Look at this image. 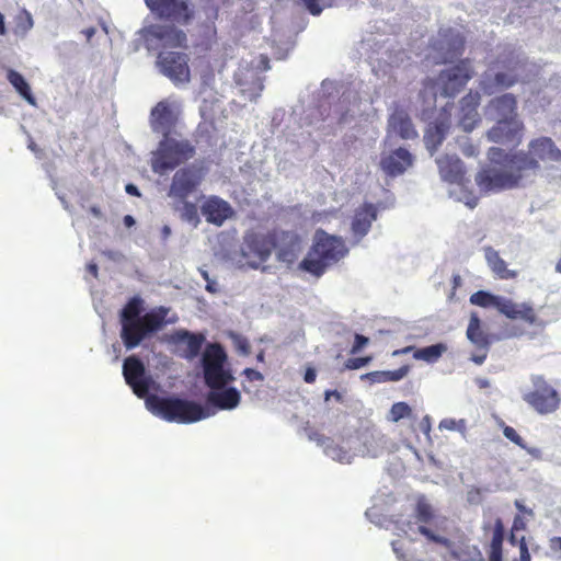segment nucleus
I'll return each instance as SVG.
<instances>
[{
  "mask_svg": "<svg viewBox=\"0 0 561 561\" xmlns=\"http://www.w3.org/2000/svg\"><path fill=\"white\" fill-rule=\"evenodd\" d=\"M140 297L130 298L119 312L121 339L127 350H134L145 339L161 330L167 323L169 308L160 306L145 314Z\"/></svg>",
  "mask_w": 561,
  "mask_h": 561,
  "instance_id": "obj_1",
  "label": "nucleus"
},
{
  "mask_svg": "<svg viewBox=\"0 0 561 561\" xmlns=\"http://www.w3.org/2000/svg\"><path fill=\"white\" fill-rule=\"evenodd\" d=\"M539 170V163L525 152H517L504 163L482 170L476 176L481 191L507 190L519 185L525 179Z\"/></svg>",
  "mask_w": 561,
  "mask_h": 561,
  "instance_id": "obj_2",
  "label": "nucleus"
},
{
  "mask_svg": "<svg viewBox=\"0 0 561 561\" xmlns=\"http://www.w3.org/2000/svg\"><path fill=\"white\" fill-rule=\"evenodd\" d=\"M146 405L154 415L181 424L198 422L214 415L213 411L202 404L178 397L150 394L146 399Z\"/></svg>",
  "mask_w": 561,
  "mask_h": 561,
  "instance_id": "obj_3",
  "label": "nucleus"
},
{
  "mask_svg": "<svg viewBox=\"0 0 561 561\" xmlns=\"http://www.w3.org/2000/svg\"><path fill=\"white\" fill-rule=\"evenodd\" d=\"M313 241L312 249L299 263V267L317 277L348 252L341 237L331 236L321 229L316 231Z\"/></svg>",
  "mask_w": 561,
  "mask_h": 561,
  "instance_id": "obj_4",
  "label": "nucleus"
},
{
  "mask_svg": "<svg viewBox=\"0 0 561 561\" xmlns=\"http://www.w3.org/2000/svg\"><path fill=\"white\" fill-rule=\"evenodd\" d=\"M436 164L440 179L456 186L455 190H449V196L462 202L470 208H474L478 199L465 191V169L460 159L456 154L444 153L436 158Z\"/></svg>",
  "mask_w": 561,
  "mask_h": 561,
  "instance_id": "obj_5",
  "label": "nucleus"
},
{
  "mask_svg": "<svg viewBox=\"0 0 561 561\" xmlns=\"http://www.w3.org/2000/svg\"><path fill=\"white\" fill-rule=\"evenodd\" d=\"M194 147L187 140L163 137L151 159L153 172L163 174L175 169L194 156Z\"/></svg>",
  "mask_w": 561,
  "mask_h": 561,
  "instance_id": "obj_6",
  "label": "nucleus"
},
{
  "mask_svg": "<svg viewBox=\"0 0 561 561\" xmlns=\"http://www.w3.org/2000/svg\"><path fill=\"white\" fill-rule=\"evenodd\" d=\"M227 354L218 343L207 345L202 357L204 382L209 389H221L229 386L234 377L226 368Z\"/></svg>",
  "mask_w": 561,
  "mask_h": 561,
  "instance_id": "obj_7",
  "label": "nucleus"
},
{
  "mask_svg": "<svg viewBox=\"0 0 561 561\" xmlns=\"http://www.w3.org/2000/svg\"><path fill=\"white\" fill-rule=\"evenodd\" d=\"M141 38L148 50L185 48L187 43L186 34L172 25H149L141 31Z\"/></svg>",
  "mask_w": 561,
  "mask_h": 561,
  "instance_id": "obj_8",
  "label": "nucleus"
},
{
  "mask_svg": "<svg viewBox=\"0 0 561 561\" xmlns=\"http://www.w3.org/2000/svg\"><path fill=\"white\" fill-rule=\"evenodd\" d=\"M533 390L523 394L524 401L539 414H550L559 409L561 398L542 376H531Z\"/></svg>",
  "mask_w": 561,
  "mask_h": 561,
  "instance_id": "obj_9",
  "label": "nucleus"
},
{
  "mask_svg": "<svg viewBox=\"0 0 561 561\" xmlns=\"http://www.w3.org/2000/svg\"><path fill=\"white\" fill-rule=\"evenodd\" d=\"M525 64L522 61L510 62L504 70H489L483 73L480 80V89L484 94L492 95L497 91L508 89L519 81H525Z\"/></svg>",
  "mask_w": 561,
  "mask_h": 561,
  "instance_id": "obj_10",
  "label": "nucleus"
},
{
  "mask_svg": "<svg viewBox=\"0 0 561 561\" xmlns=\"http://www.w3.org/2000/svg\"><path fill=\"white\" fill-rule=\"evenodd\" d=\"M148 9L160 20L186 25L194 18L190 0H144Z\"/></svg>",
  "mask_w": 561,
  "mask_h": 561,
  "instance_id": "obj_11",
  "label": "nucleus"
},
{
  "mask_svg": "<svg viewBox=\"0 0 561 561\" xmlns=\"http://www.w3.org/2000/svg\"><path fill=\"white\" fill-rule=\"evenodd\" d=\"M157 65L173 83H186L191 79L188 57L184 53L164 51L158 55Z\"/></svg>",
  "mask_w": 561,
  "mask_h": 561,
  "instance_id": "obj_12",
  "label": "nucleus"
},
{
  "mask_svg": "<svg viewBox=\"0 0 561 561\" xmlns=\"http://www.w3.org/2000/svg\"><path fill=\"white\" fill-rule=\"evenodd\" d=\"M123 376L138 398L147 399L152 380L146 376L145 365L137 356L131 355L124 359Z\"/></svg>",
  "mask_w": 561,
  "mask_h": 561,
  "instance_id": "obj_13",
  "label": "nucleus"
},
{
  "mask_svg": "<svg viewBox=\"0 0 561 561\" xmlns=\"http://www.w3.org/2000/svg\"><path fill=\"white\" fill-rule=\"evenodd\" d=\"M473 70L467 60L459 65L443 70L438 78L442 94L448 98L455 96L472 77Z\"/></svg>",
  "mask_w": 561,
  "mask_h": 561,
  "instance_id": "obj_14",
  "label": "nucleus"
},
{
  "mask_svg": "<svg viewBox=\"0 0 561 561\" xmlns=\"http://www.w3.org/2000/svg\"><path fill=\"white\" fill-rule=\"evenodd\" d=\"M386 133V138L383 140L385 147L397 137L403 140H410L415 139L419 136L409 113L401 107H396L390 113L387 121Z\"/></svg>",
  "mask_w": 561,
  "mask_h": 561,
  "instance_id": "obj_15",
  "label": "nucleus"
},
{
  "mask_svg": "<svg viewBox=\"0 0 561 561\" xmlns=\"http://www.w3.org/2000/svg\"><path fill=\"white\" fill-rule=\"evenodd\" d=\"M202 182L199 172L193 168L178 170L172 179L168 196L179 202H184L193 194Z\"/></svg>",
  "mask_w": 561,
  "mask_h": 561,
  "instance_id": "obj_16",
  "label": "nucleus"
},
{
  "mask_svg": "<svg viewBox=\"0 0 561 561\" xmlns=\"http://www.w3.org/2000/svg\"><path fill=\"white\" fill-rule=\"evenodd\" d=\"M414 157L402 147L392 150H383L380 154L379 167L389 176L403 174L413 165Z\"/></svg>",
  "mask_w": 561,
  "mask_h": 561,
  "instance_id": "obj_17",
  "label": "nucleus"
},
{
  "mask_svg": "<svg viewBox=\"0 0 561 561\" xmlns=\"http://www.w3.org/2000/svg\"><path fill=\"white\" fill-rule=\"evenodd\" d=\"M517 101L511 93L492 99L484 108V116L489 121L517 119Z\"/></svg>",
  "mask_w": 561,
  "mask_h": 561,
  "instance_id": "obj_18",
  "label": "nucleus"
},
{
  "mask_svg": "<svg viewBox=\"0 0 561 561\" xmlns=\"http://www.w3.org/2000/svg\"><path fill=\"white\" fill-rule=\"evenodd\" d=\"M494 122L496 124L486 133L490 141L512 146L520 142L523 124L518 119Z\"/></svg>",
  "mask_w": 561,
  "mask_h": 561,
  "instance_id": "obj_19",
  "label": "nucleus"
},
{
  "mask_svg": "<svg viewBox=\"0 0 561 561\" xmlns=\"http://www.w3.org/2000/svg\"><path fill=\"white\" fill-rule=\"evenodd\" d=\"M496 310L512 320H523L528 324H536L538 317L529 302H515L501 296Z\"/></svg>",
  "mask_w": 561,
  "mask_h": 561,
  "instance_id": "obj_20",
  "label": "nucleus"
},
{
  "mask_svg": "<svg viewBox=\"0 0 561 561\" xmlns=\"http://www.w3.org/2000/svg\"><path fill=\"white\" fill-rule=\"evenodd\" d=\"M176 116L167 101H160L151 110L150 126L163 137L170 136L176 125Z\"/></svg>",
  "mask_w": 561,
  "mask_h": 561,
  "instance_id": "obj_21",
  "label": "nucleus"
},
{
  "mask_svg": "<svg viewBox=\"0 0 561 561\" xmlns=\"http://www.w3.org/2000/svg\"><path fill=\"white\" fill-rule=\"evenodd\" d=\"M442 39L438 42L439 47H434L437 50V56L433 59L435 62H451L456 57L462 54L463 38L458 32L451 30L442 34Z\"/></svg>",
  "mask_w": 561,
  "mask_h": 561,
  "instance_id": "obj_22",
  "label": "nucleus"
},
{
  "mask_svg": "<svg viewBox=\"0 0 561 561\" xmlns=\"http://www.w3.org/2000/svg\"><path fill=\"white\" fill-rule=\"evenodd\" d=\"M240 392L233 387H225L221 389H209L206 394V407L214 413L216 410H231L240 402Z\"/></svg>",
  "mask_w": 561,
  "mask_h": 561,
  "instance_id": "obj_23",
  "label": "nucleus"
},
{
  "mask_svg": "<svg viewBox=\"0 0 561 561\" xmlns=\"http://www.w3.org/2000/svg\"><path fill=\"white\" fill-rule=\"evenodd\" d=\"M206 221L215 226H221L233 215L230 204L217 196L208 197L201 207Z\"/></svg>",
  "mask_w": 561,
  "mask_h": 561,
  "instance_id": "obj_24",
  "label": "nucleus"
},
{
  "mask_svg": "<svg viewBox=\"0 0 561 561\" xmlns=\"http://www.w3.org/2000/svg\"><path fill=\"white\" fill-rule=\"evenodd\" d=\"M271 69L270 57L267 53H260L259 56L252 59L250 67H248V73L251 72L252 88L248 89V95L250 100H255L260 96L264 89V79L262 72Z\"/></svg>",
  "mask_w": 561,
  "mask_h": 561,
  "instance_id": "obj_25",
  "label": "nucleus"
},
{
  "mask_svg": "<svg viewBox=\"0 0 561 561\" xmlns=\"http://www.w3.org/2000/svg\"><path fill=\"white\" fill-rule=\"evenodd\" d=\"M302 252L301 239L291 232H284L277 245V257L279 261L291 264Z\"/></svg>",
  "mask_w": 561,
  "mask_h": 561,
  "instance_id": "obj_26",
  "label": "nucleus"
},
{
  "mask_svg": "<svg viewBox=\"0 0 561 561\" xmlns=\"http://www.w3.org/2000/svg\"><path fill=\"white\" fill-rule=\"evenodd\" d=\"M309 439L314 442L318 446L323 447L324 454L335 461L350 463L354 457V454H352L350 450L335 445L331 438L323 437L316 432L309 434Z\"/></svg>",
  "mask_w": 561,
  "mask_h": 561,
  "instance_id": "obj_27",
  "label": "nucleus"
},
{
  "mask_svg": "<svg viewBox=\"0 0 561 561\" xmlns=\"http://www.w3.org/2000/svg\"><path fill=\"white\" fill-rule=\"evenodd\" d=\"M172 341L176 344H185L183 357L186 359L195 358L203 346L205 337L203 334H196L186 330L176 331L172 335Z\"/></svg>",
  "mask_w": 561,
  "mask_h": 561,
  "instance_id": "obj_28",
  "label": "nucleus"
},
{
  "mask_svg": "<svg viewBox=\"0 0 561 561\" xmlns=\"http://www.w3.org/2000/svg\"><path fill=\"white\" fill-rule=\"evenodd\" d=\"M376 218L377 213L373 205H366L356 211L352 221V232L356 238V242L368 233L371 222Z\"/></svg>",
  "mask_w": 561,
  "mask_h": 561,
  "instance_id": "obj_29",
  "label": "nucleus"
},
{
  "mask_svg": "<svg viewBox=\"0 0 561 561\" xmlns=\"http://www.w3.org/2000/svg\"><path fill=\"white\" fill-rule=\"evenodd\" d=\"M530 153L542 161H559L561 151L547 137L538 138L529 144Z\"/></svg>",
  "mask_w": 561,
  "mask_h": 561,
  "instance_id": "obj_30",
  "label": "nucleus"
},
{
  "mask_svg": "<svg viewBox=\"0 0 561 561\" xmlns=\"http://www.w3.org/2000/svg\"><path fill=\"white\" fill-rule=\"evenodd\" d=\"M411 351H413V357L415 359L424 360L426 363H435L447 351V346L443 343H437L422 348H414L413 346H408L402 351H396L393 355H397L399 353L405 354Z\"/></svg>",
  "mask_w": 561,
  "mask_h": 561,
  "instance_id": "obj_31",
  "label": "nucleus"
},
{
  "mask_svg": "<svg viewBox=\"0 0 561 561\" xmlns=\"http://www.w3.org/2000/svg\"><path fill=\"white\" fill-rule=\"evenodd\" d=\"M467 337L477 348L481 351L489 350L490 341L488 335L481 329V321L477 313H471L467 329Z\"/></svg>",
  "mask_w": 561,
  "mask_h": 561,
  "instance_id": "obj_32",
  "label": "nucleus"
},
{
  "mask_svg": "<svg viewBox=\"0 0 561 561\" xmlns=\"http://www.w3.org/2000/svg\"><path fill=\"white\" fill-rule=\"evenodd\" d=\"M484 254L488 265L500 278L507 279L515 277L516 273L507 270L505 261L501 259L497 251L488 247L484 249Z\"/></svg>",
  "mask_w": 561,
  "mask_h": 561,
  "instance_id": "obj_33",
  "label": "nucleus"
},
{
  "mask_svg": "<svg viewBox=\"0 0 561 561\" xmlns=\"http://www.w3.org/2000/svg\"><path fill=\"white\" fill-rule=\"evenodd\" d=\"M273 248V242L267 238L254 239L250 245V252L248 251V266L259 268L260 263L250 260L251 254L259 257L260 262L265 261L270 255Z\"/></svg>",
  "mask_w": 561,
  "mask_h": 561,
  "instance_id": "obj_34",
  "label": "nucleus"
},
{
  "mask_svg": "<svg viewBox=\"0 0 561 561\" xmlns=\"http://www.w3.org/2000/svg\"><path fill=\"white\" fill-rule=\"evenodd\" d=\"M364 445L368 455L377 457L382 450L391 449L393 444L380 431L373 430L370 439L366 438Z\"/></svg>",
  "mask_w": 561,
  "mask_h": 561,
  "instance_id": "obj_35",
  "label": "nucleus"
},
{
  "mask_svg": "<svg viewBox=\"0 0 561 561\" xmlns=\"http://www.w3.org/2000/svg\"><path fill=\"white\" fill-rule=\"evenodd\" d=\"M7 79L28 104H36V99L31 91L30 84L20 72L9 69L7 72Z\"/></svg>",
  "mask_w": 561,
  "mask_h": 561,
  "instance_id": "obj_36",
  "label": "nucleus"
},
{
  "mask_svg": "<svg viewBox=\"0 0 561 561\" xmlns=\"http://www.w3.org/2000/svg\"><path fill=\"white\" fill-rule=\"evenodd\" d=\"M358 111V101L355 95H343L339 104L335 105L334 112L340 116V121L346 122L348 116L353 117Z\"/></svg>",
  "mask_w": 561,
  "mask_h": 561,
  "instance_id": "obj_37",
  "label": "nucleus"
},
{
  "mask_svg": "<svg viewBox=\"0 0 561 561\" xmlns=\"http://www.w3.org/2000/svg\"><path fill=\"white\" fill-rule=\"evenodd\" d=\"M445 138V126L443 123L430 127L424 135V142L431 156L436 151L437 147Z\"/></svg>",
  "mask_w": 561,
  "mask_h": 561,
  "instance_id": "obj_38",
  "label": "nucleus"
},
{
  "mask_svg": "<svg viewBox=\"0 0 561 561\" xmlns=\"http://www.w3.org/2000/svg\"><path fill=\"white\" fill-rule=\"evenodd\" d=\"M503 435L511 440L512 443L516 444L520 448L525 449L528 455L534 457L535 459L540 460L542 458V451L538 447H528L525 444V440L517 434V432L511 427V426H504L503 428Z\"/></svg>",
  "mask_w": 561,
  "mask_h": 561,
  "instance_id": "obj_39",
  "label": "nucleus"
},
{
  "mask_svg": "<svg viewBox=\"0 0 561 561\" xmlns=\"http://www.w3.org/2000/svg\"><path fill=\"white\" fill-rule=\"evenodd\" d=\"M216 126L213 121H203L197 125L195 137L197 144L210 146L214 144Z\"/></svg>",
  "mask_w": 561,
  "mask_h": 561,
  "instance_id": "obj_40",
  "label": "nucleus"
},
{
  "mask_svg": "<svg viewBox=\"0 0 561 561\" xmlns=\"http://www.w3.org/2000/svg\"><path fill=\"white\" fill-rule=\"evenodd\" d=\"M180 209V217L183 221L191 224L193 227H197L201 222L198 215V208L194 203L187 202L186 199Z\"/></svg>",
  "mask_w": 561,
  "mask_h": 561,
  "instance_id": "obj_41",
  "label": "nucleus"
},
{
  "mask_svg": "<svg viewBox=\"0 0 561 561\" xmlns=\"http://www.w3.org/2000/svg\"><path fill=\"white\" fill-rule=\"evenodd\" d=\"M501 296L492 295L485 291H477L470 297V302L484 308H497V300Z\"/></svg>",
  "mask_w": 561,
  "mask_h": 561,
  "instance_id": "obj_42",
  "label": "nucleus"
},
{
  "mask_svg": "<svg viewBox=\"0 0 561 561\" xmlns=\"http://www.w3.org/2000/svg\"><path fill=\"white\" fill-rule=\"evenodd\" d=\"M412 416V409L410 405L405 402H397L392 404L389 414L388 420L390 422L397 423L402 419L411 417Z\"/></svg>",
  "mask_w": 561,
  "mask_h": 561,
  "instance_id": "obj_43",
  "label": "nucleus"
},
{
  "mask_svg": "<svg viewBox=\"0 0 561 561\" xmlns=\"http://www.w3.org/2000/svg\"><path fill=\"white\" fill-rule=\"evenodd\" d=\"M416 517L421 523H430L435 518L434 508L424 496L420 497L417 501Z\"/></svg>",
  "mask_w": 561,
  "mask_h": 561,
  "instance_id": "obj_44",
  "label": "nucleus"
},
{
  "mask_svg": "<svg viewBox=\"0 0 561 561\" xmlns=\"http://www.w3.org/2000/svg\"><path fill=\"white\" fill-rule=\"evenodd\" d=\"M479 121V113L476 108L470 107L466 111H461V117L459 123L465 131H471Z\"/></svg>",
  "mask_w": 561,
  "mask_h": 561,
  "instance_id": "obj_45",
  "label": "nucleus"
},
{
  "mask_svg": "<svg viewBox=\"0 0 561 561\" xmlns=\"http://www.w3.org/2000/svg\"><path fill=\"white\" fill-rule=\"evenodd\" d=\"M300 1L312 15H319L325 8H330L333 4V0H300Z\"/></svg>",
  "mask_w": 561,
  "mask_h": 561,
  "instance_id": "obj_46",
  "label": "nucleus"
},
{
  "mask_svg": "<svg viewBox=\"0 0 561 561\" xmlns=\"http://www.w3.org/2000/svg\"><path fill=\"white\" fill-rule=\"evenodd\" d=\"M489 160L494 163V165H504L503 162L507 163V156L504 150L497 147H492L488 151Z\"/></svg>",
  "mask_w": 561,
  "mask_h": 561,
  "instance_id": "obj_47",
  "label": "nucleus"
},
{
  "mask_svg": "<svg viewBox=\"0 0 561 561\" xmlns=\"http://www.w3.org/2000/svg\"><path fill=\"white\" fill-rule=\"evenodd\" d=\"M480 103V94L478 92H470L461 100V111H466L470 107L477 110Z\"/></svg>",
  "mask_w": 561,
  "mask_h": 561,
  "instance_id": "obj_48",
  "label": "nucleus"
},
{
  "mask_svg": "<svg viewBox=\"0 0 561 561\" xmlns=\"http://www.w3.org/2000/svg\"><path fill=\"white\" fill-rule=\"evenodd\" d=\"M503 542V524L501 519H496L491 548H502Z\"/></svg>",
  "mask_w": 561,
  "mask_h": 561,
  "instance_id": "obj_49",
  "label": "nucleus"
},
{
  "mask_svg": "<svg viewBox=\"0 0 561 561\" xmlns=\"http://www.w3.org/2000/svg\"><path fill=\"white\" fill-rule=\"evenodd\" d=\"M386 373H387V380L388 381H399V380L403 379L408 375L409 367L408 366H402L399 369H396V370H392V371H386Z\"/></svg>",
  "mask_w": 561,
  "mask_h": 561,
  "instance_id": "obj_50",
  "label": "nucleus"
},
{
  "mask_svg": "<svg viewBox=\"0 0 561 561\" xmlns=\"http://www.w3.org/2000/svg\"><path fill=\"white\" fill-rule=\"evenodd\" d=\"M461 151L467 157H474L478 153V149L474 145L468 141L465 137L460 140Z\"/></svg>",
  "mask_w": 561,
  "mask_h": 561,
  "instance_id": "obj_51",
  "label": "nucleus"
},
{
  "mask_svg": "<svg viewBox=\"0 0 561 561\" xmlns=\"http://www.w3.org/2000/svg\"><path fill=\"white\" fill-rule=\"evenodd\" d=\"M370 360V357H358L348 359L346 367L350 369H359L366 366Z\"/></svg>",
  "mask_w": 561,
  "mask_h": 561,
  "instance_id": "obj_52",
  "label": "nucleus"
},
{
  "mask_svg": "<svg viewBox=\"0 0 561 561\" xmlns=\"http://www.w3.org/2000/svg\"><path fill=\"white\" fill-rule=\"evenodd\" d=\"M369 342V339L364 336V335H360V334H356L355 335V343L352 347V351L351 353L352 354H356L358 353L365 345H367Z\"/></svg>",
  "mask_w": 561,
  "mask_h": 561,
  "instance_id": "obj_53",
  "label": "nucleus"
},
{
  "mask_svg": "<svg viewBox=\"0 0 561 561\" xmlns=\"http://www.w3.org/2000/svg\"><path fill=\"white\" fill-rule=\"evenodd\" d=\"M467 501L470 504H480L482 501L481 490L478 488H472L469 490L467 493Z\"/></svg>",
  "mask_w": 561,
  "mask_h": 561,
  "instance_id": "obj_54",
  "label": "nucleus"
},
{
  "mask_svg": "<svg viewBox=\"0 0 561 561\" xmlns=\"http://www.w3.org/2000/svg\"><path fill=\"white\" fill-rule=\"evenodd\" d=\"M201 274L203 278L206 280V290L208 293L215 294L218 291L217 283L213 279H210L209 274L207 271H201Z\"/></svg>",
  "mask_w": 561,
  "mask_h": 561,
  "instance_id": "obj_55",
  "label": "nucleus"
},
{
  "mask_svg": "<svg viewBox=\"0 0 561 561\" xmlns=\"http://www.w3.org/2000/svg\"><path fill=\"white\" fill-rule=\"evenodd\" d=\"M365 377L369 378L373 382H387V373L386 371H373L365 375Z\"/></svg>",
  "mask_w": 561,
  "mask_h": 561,
  "instance_id": "obj_56",
  "label": "nucleus"
},
{
  "mask_svg": "<svg viewBox=\"0 0 561 561\" xmlns=\"http://www.w3.org/2000/svg\"><path fill=\"white\" fill-rule=\"evenodd\" d=\"M457 423L454 419H444L440 421L438 427L439 430H449L454 431L456 430Z\"/></svg>",
  "mask_w": 561,
  "mask_h": 561,
  "instance_id": "obj_57",
  "label": "nucleus"
},
{
  "mask_svg": "<svg viewBox=\"0 0 561 561\" xmlns=\"http://www.w3.org/2000/svg\"><path fill=\"white\" fill-rule=\"evenodd\" d=\"M520 561H530V554L526 546L525 539L523 538L519 545Z\"/></svg>",
  "mask_w": 561,
  "mask_h": 561,
  "instance_id": "obj_58",
  "label": "nucleus"
},
{
  "mask_svg": "<svg viewBox=\"0 0 561 561\" xmlns=\"http://www.w3.org/2000/svg\"><path fill=\"white\" fill-rule=\"evenodd\" d=\"M420 427L422 430V432L425 434V435H430V432H431V417L428 415H425L421 423H420Z\"/></svg>",
  "mask_w": 561,
  "mask_h": 561,
  "instance_id": "obj_59",
  "label": "nucleus"
},
{
  "mask_svg": "<svg viewBox=\"0 0 561 561\" xmlns=\"http://www.w3.org/2000/svg\"><path fill=\"white\" fill-rule=\"evenodd\" d=\"M488 351H482L481 354H473L471 360L477 365H482L486 358Z\"/></svg>",
  "mask_w": 561,
  "mask_h": 561,
  "instance_id": "obj_60",
  "label": "nucleus"
},
{
  "mask_svg": "<svg viewBox=\"0 0 561 561\" xmlns=\"http://www.w3.org/2000/svg\"><path fill=\"white\" fill-rule=\"evenodd\" d=\"M502 548H491L490 561H502Z\"/></svg>",
  "mask_w": 561,
  "mask_h": 561,
  "instance_id": "obj_61",
  "label": "nucleus"
},
{
  "mask_svg": "<svg viewBox=\"0 0 561 561\" xmlns=\"http://www.w3.org/2000/svg\"><path fill=\"white\" fill-rule=\"evenodd\" d=\"M316 377H317L316 370L312 368H309L306 370L304 379L306 382L312 383L316 380Z\"/></svg>",
  "mask_w": 561,
  "mask_h": 561,
  "instance_id": "obj_62",
  "label": "nucleus"
},
{
  "mask_svg": "<svg viewBox=\"0 0 561 561\" xmlns=\"http://www.w3.org/2000/svg\"><path fill=\"white\" fill-rule=\"evenodd\" d=\"M550 549L553 551H561V537H553L550 539Z\"/></svg>",
  "mask_w": 561,
  "mask_h": 561,
  "instance_id": "obj_63",
  "label": "nucleus"
},
{
  "mask_svg": "<svg viewBox=\"0 0 561 561\" xmlns=\"http://www.w3.org/2000/svg\"><path fill=\"white\" fill-rule=\"evenodd\" d=\"M125 191L129 195L137 196V197L140 196V192H139L138 187L136 185H134V184H130V183L127 184L125 186Z\"/></svg>",
  "mask_w": 561,
  "mask_h": 561,
  "instance_id": "obj_64",
  "label": "nucleus"
}]
</instances>
